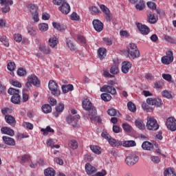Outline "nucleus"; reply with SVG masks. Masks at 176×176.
I'll return each instance as SVG.
<instances>
[{"mask_svg":"<svg viewBox=\"0 0 176 176\" xmlns=\"http://www.w3.org/2000/svg\"><path fill=\"white\" fill-rule=\"evenodd\" d=\"M77 39L80 42V43H82L83 45L86 43V38H85V36L82 35H78Z\"/></svg>","mask_w":176,"mask_h":176,"instance_id":"63","label":"nucleus"},{"mask_svg":"<svg viewBox=\"0 0 176 176\" xmlns=\"http://www.w3.org/2000/svg\"><path fill=\"white\" fill-rule=\"evenodd\" d=\"M108 115H109V116H116V114L118 113V112L116 111V109H109L107 111Z\"/></svg>","mask_w":176,"mask_h":176,"instance_id":"58","label":"nucleus"},{"mask_svg":"<svg viewBox=\"0 0 176 176\" xmlns=\"http://www.w3.org/2000/svg\"><path fill=\"white\" fill-rule=\"evenodd\" d=\"M64 111V104L58 103V105L55 107V111H54L53 115L55 118H58L63 111Z\"/></svg>","mask_w":176,"mask_h":176,"instance_id":"12","label":"nucleus"},{"mask_svg":"<svg viewBox=\"0 0 176 176\" xmlns=\"http://www.w3.org/2000/svg\"><path fill=\"white\" fill-rule=\"evenodd\" d=\"M164 39H165V41H166V42H168L169 43H175V42H176L175 38H174L168 35H166L164 36Z\"/></svg>","mask_w":176,"mask_h":176,"instance_id":"51","label":"nucleus"},{"mask_svg":"<svg viewBox=\"0 0 176 176\" xmlns=\"http://www.w3.org/2000/svg\"><path fill=\"white\" fill-rule=\"evenodd\" d=\"M67 46L70 49V50H76V47H75V45L72 41H67Z\"/></svg>","mask_w":176,"mask_h":176,"instance_id":"52","label":"nucleus"},{"mask_svg":"<svg viewBox=\"0 0 176 176\" xmlns=\"http://www.w3.org/2000/svg\"><path fill=\"white\" fill-rule=\"evenodd\" d=\"M147 6H148V8H149V9H152L153 10H156V3H155L152 1H148Z\"/></svg>","mask_w":176,"mask_h":176,"instance_id":"61","label":"nucleus"},{"mask_svg":"<svg viewBox=\"0 0 176 176\" xmlns=\"http://www.w3.org/2000/svg\"><path fill=\"white\" fill-rule=\"evenodd\" d=\"M100 91L105 92V93H109L110 94H116V89L112 86L109 85H104L101 89Z\"/></svg>","mask_w":176,"mask_h":176,"instance_id":"11","label":"nucleus"},{"mask_svg":"<svg viewBox=\"0 0 176 176\" xmlns=\"http://www.w3.org/2000/svg\"><path fill=\"white\" fill-rule=\"evenodd\" d=\"M59 10H60V12L65 14H68V13L71 12V7L69 6V4L67 3V1H65L63 3L61 6L59 7Z\"/></svg>","mask_w":176,"mask_h":176,"instance_id":"13","label":"nucleus"},{"mask_svg":"<svg viewBox=\"0 0 176 176\" xmlns=\"http://www.w3.org/2000/svg\"><path fill=\"white\" fill-rule=\"evenodd\" d=\"M20 94L12 96L11 97V102H12V104H20Z\"/></svg>","mask_w":176,"mask_h":176,"instance_id":"36","label":"nucleus"},{"mask_svg":"<svg viewBox=\"0 0 176 176\" xmlns=\"http://www.w3.org/2000/svg\"><path fill=\"white\" fill-rule=\"evenodd\" d=\"M41 131L43 133V135H47L49 133H54V129H52L50 126H47L45 129H41Z\"/></svg>","mask_w":176,"mask_h":176,"instance_id":"39","label":"nucleus"},{"mask_svg":"<svg viewBox=\"0 0 176 176\" xmlns=\"http://www.w3.org/2000/svg\"><path fill=\"white\" fill-rule=\"evenodd\" d=\"M44 174L46 176H54L56 175V171L53 168H47L44 170Z\"/></svg>","mask_w":176,"mask_h":176,"instance_id":"33","label":"nucleus"},{"mask_svg":"<svg viewBox=\"0 0 176 176\" xmlns=\"http://www.w3.org/2000/svg\"><path fill=\"white\" fill-rule=\"evenodd\" d=\"M130 68H131V63L129 61H124L122 63V72L123 74H127L129 72Z\"/></svg>","mask_w":176,"mask_h":176,"instance_id":"17","label":"nucleus"},{"mask_svg":"<svg viewBox=\"0 0 176 176\" xmlns=\"http://www.w3.org/2000/svg\"><path fill=\"white\" fill-rule=\"evenodd\" d=\"M39 50L45 54H50V49H49V47H47L46 45H40Z\"/></svg>","mask_w":176,"mask_h":176,"instance_id":"43","label":"nucleus"},{"mask_svg":"<svg viewBox=\"0 0 176 176\" xmlns=\"http://www.w3.org/2000/svg\"><path fill=\"white\" fill-rule=\"evenodd\" d=\"M63 93L67 94L68 91H72L74 90V85L69 84L67 85H62L61 87Z\"/></svg>","mask_w":176,"mask_h":176,"instance_id":"28","label":"nucleus"},{"mask_svg":"<svg viewBox=\"0 0 176 176\" xmlns=\"http://www.w3.org/2000/svg\"><path fill=\"white\" fill-rule=\"evenodd\" d=\"M138 160H139L138 156L135 155H131L126 157L125 162L127 166H134V164H135V163H137Z\"/></svg>","mask_w":176,"mask_h":176,"instance_id":"10","label":"nucleus"},{"mask_svg":"<svg viewBox=\"0 0 176 176\" xmlns=\"http://www.w3.org/2000/svg\"><path fill=\"white\" fill-rule=\"evenodd\" d=\"M89 11L91 13V14H99V13H101V11L96 6H92L89 8Z\"/></svg>","mask_w":176,"mask_h":176,"instance_id":"45","label":"nucleus"},{"mask_svg":"<svg viewBox=\"0 0 176 176\" xmlns=\"http://www.w3.org/2000/svg\"><path fill=\"white\" fill-rule=\"evenodd\" d=\"M110 72L112 75H118L119 74V67L118 66H113L110 69Z\"/></svg>","mask_w":176,"mask_h":176,"instance_id":"50","label":"nucleus"},{"mask_svg":"<svg viewBox=\"0 0 176 176\" xmlns=\"http://www.w3.org/2000/svg\"><path fill=\"white\" fill-rule=\"evenodd\" d=\"M28 10H30V13L32 14H35L38 13V7L34 4H29L28 6Z\"/></svg>","mask_w":176,"mask_h":176,"instance_id":"32","label":"nucleus"},{"mask_svg":"<svg viewBox=\"0 0 176 176\" xmlns=\"http://www.w3.org/2000/svg\"><path fill=\"white\" fill-rule=\"evenodd\" d=\"M28 80L31 82L32 85H33V86H36V87H39V85H41V82H39L38 77H36L35 74L29 76L28 77Z\"/></svg>","mask_w":176,"mask_h":176,"instance_id":"14","label":"nucleus"},{"mask_svg":"<svg viewBox=\"0 0 176 176\" xmlns=\"http://www.w3.org/2000/svg\"><path fill=\"white\" fill-rule=\"evenodd\" d=\"M164 176H176V174L173 168H168L164 170Z\"/></svg>","mask_w":176,"mask_h":176,"instance_id":"31","label":"nucleus"},{"mask_svg":"<svg viewBox=\"0 0 176 176\" xmlns=\"http://www.w3.org/2000/svg\"><path fill=\"white\" fill-rule=\"evenodd\" d=\"M166 127L170 131H176V120L173 117H170L166 120Z\"/></svg>","mask_w":176,"mask_h":176,"instance_id":"7","label":"nucleus"},{"mask_svg":"<svg viewBox=\"0 0 176 176\" xmlns=\"http://www.w3.org/2000/svg\"><path fill=\"white\" fill-rule=\"evenodd\" d=\"M82 108L87 112L84 113V117L89 119V116L92 115V116H94L96 115V112L97 109L96 107L93 106V104H91V102L89 99H85L82 101Z\"/></svg>","mask_w":176,"mask_h":176,"instance_id":"1","label":"nucleus"},{"mask_svg":"<svg viewBox=\"0 0 176 176\" xmlns=\"http://www.w3.org/2000/svg\"><path fill=\"white\" fill-rule=\"evenodd\" d=\"M3 141H4L6 145H9L10 146H14V145H16V141L10 137L3 136Z\"/></svg>","mask_w":176,"mask_h":176,"instance_id":"18","label":"nucleus"},{"mask_svg":"<svg viewBox=\"0 0 176 176\" xmlns=\"http://www.w3.org/2000/svg\"><path fill=\"white\" fill-rule=\"evenodd\" d=\"M52 25L54 28H55V30H57L58 31H64L65 30V28H67L65 25L60 23H53Z\"/></svg>","mask_w":176,"mask_h":176,"instance_id":"26","label":"nucleus"},{"mask_svg":"<svg viewBox=\"0 0 176 176\" xmlns=\"http://www.w3.org/2000/svg\"><path fill=\"white\" fill-rule=\"evenodd\" d=\"M68 146L71 149H78V142L75 140H69Z\"/></svg>","mask_w":176,"mask_h":176,"instance_id":"34","label":"nucleus"},{"mask_svg":"<svg viewBox=\"0 0 176 176\" xmlns=\"http://www.w3.org/2000/svg\"><path fill=\"white\" fill-rule=\"evenodd\" d=\"M80 119V116L76 115V116H68L66 118V120L69 124H72L73 127H75L76 123H78V120Z\"/></svg>","mask_w":176,"mask_h":176,"instance_id":"8","label":"nucleus"},{"mask_svg":"<svg viewBox=\"0 0 176 176\" xmlns=\"http://www.w3.org/2000/svg\"><path fill=\"white\" fill-rule=\"evenodd\" d=\"M23 126L25 129H28V130H32L34 129V124L30 122H23Z\"/></svg>","mask_w":176,"mask_h":176,"instance_id":"55","label":"nucleus"},{"mask_svg":"<svg viewBox=\"0 0 176 176\" xmlns=\"http://www.w3.org/2000/svg\"><path fill=\"white\" fill-rule=\"evenodd\" d=\"M17 74L19 76H25V75H27V72L23 68H19L17 70Z\"/></svg>","mask_w":176,"mask_h":176,"instance_id":"56","label":"nucleus"},{"mask_svg":"<svg viewBox=\"0 0 176 176\" xmlns=\"http://www.w3.org/2000/svg\"><path fill=\"white\" fill-rule=\"evenodd\" d=\"M135 124L140 130H145V124L142 120L140 119L136 120L135 121Z\"/></svg>","mask_w":176,"mask_h":176,"instance_id":"29","label":"nucleus"},{"mask_svg":"<svg viewBox=\"0 0 176 176\" xmlns=\"http://www.w3.org/2000/svg\"><path fill=\"white\" fill-rule=\"evenodd\" d=\"M41 109L44 113H50V112H52V106H50V104H45L42 106Z\"/></svg>","mask_w":176,"mask_h":176,"instance_id":"35","label":"nucleus"},{"mask_svg":"<svg viewBox=\"0 0 176 176\" xmlns=\"http://www.w3.org/2000/svg\"><path fill=\"white\" fill-rule=\"evenodd\" d=\"M162 78L163 79H164L165 80H167L168 82H171L172 77L170 74H163Z\"/></svg>","mask_w":176,"mask_h":176,"instance_id":"64","label":"nucleus"},{"mask_svg":"<svg viewBox=\"0 0 176 176\" xmlns=\"http://www.w3.org/2000/svg\"><path fill=\"white\" fill-rule=\"evenodd\" d=\"M28 32L30 35H32V36H35V35H36V28L29 27L28 28Z\"/></svg>","mask_w":176,"mask_h":176,"instance_id":"46","label":"nucleus"},{"mask_svg":"<svg viewBox=\"0 0 176 176\" xmlns=\"http://www.w3.org/2000/svg\"><path fill=\"white\" fill-rule=\"evenodd\" d=\"M154 105L155 107H162L163 105V101L160 98H155Z\"/></svg>","mask_w":176,"mask_h":176,"instance_id":"59","label":"nucleus"},{"mask_svg":"<svg viewBox=\"0 0 176 176\" xmlns=\"http://www.w3.org/2000/svg\"><path fill=\"white\" fill-rule=\"evenodd\" d=\"M7 68L8 71H11L12 72V71H14L16 68V64L14 63V62H10L7 65Z\"/></svg>","mask_w":176,"mask_h":176,"instance_id":"49","label":"nucleus"},{"mask_svg":"<svg viewBox=\"0 0 176 176\" xmlns=\"http://www.w3.org/2000/svg\"><path fill=\"white\" fill-rule=\"evenodd\" d=\"M5 120L6 123L11 126V127H14V126H16V118H14V117L12 116L6 115Z\"/></svg>","mask_w":176,"mask_h":176,"instance_id":"15","label":"nucleus"},{"mask_svg":"<svg viewBox=\"0 0 176 176\" xmlns=\"http://www.w3.org/2000/svg\"><path fill=\"white\" fill-rule=\"evenodd\" d=\"M100 97L103 101H105V102H108V101L112 100V96H111L109 94H102Z\"/></svg>","mask_w":176,"mask_h":176,"instance_id":"40","label":"nucleus"},{"mask_svg":"<svg viewBox=\"0 0 176 176\" xmlns=\"http://www.w3.org/2000/svg\"><path fill=\"white\" fill-rule=\"evenodd\" d=\"M142 108L144 109V111H146V112H150L152 111V107L144 102L142 104Z\"/></svg>","mask_w":176,"mask_h":176,"instance_id":"53","label":"nucleus"},{"mask_svg":"<svg viewBox=\"0 0 176 176\" xmlns=\"http://www.w3.org/2000/svg\"><path fill=\"white\" fill-rule=\"evenodd\" d=\"M90 149L94 152V153H96V155H101L102 150L101 149V147L95 145H91Z\"/></svg>","mask_w":176,"mask_h":176,"instance_id":"27","label":"nucleus"},{"mask_svg":"<svg viewBox=\"0 0 176 176\" xmlns=\"http://www.w3.org/2000/svg\"><path fill=\"white\" fill-rule=\"evenodd\" d=\"M85 171L87 174L91 175L94 174V173H96L97 171V169H96V167L91 166L90 164H85Z\"/></svg>","mask_w":176,"mask_h":176,"instance_id":"20","label":"nucleus"},{"mask_svg":"<svg viewBox=\"0 0 176 176\" xmlns=\"http://www.w3.org/2000/svg\"><path fill=\"white\" fill-rule=\"evenodd\" d=\"M122 129L126 131V133H130L133 128L129 124L124 123L122 124Z\"/></svg>","mask_w":176,"mask_h":176,"instance_id":"48","label":"nucleus"},{"mask_svg":"<svg viewBox=\"0 0 176 176\" xmlns=\"http://www.w3.org/2000/svg\"><path fill=\"white\" fill-rule=\"evenodd\" d=\"M137 28L142 35H148L150 32L149 28L141 23H136Z\"/></svg>","mask_w":176,"mask_h":176,"instance_id":"9","label":"nucleus"},{"mask_svg":"<svg viewBox=\"0 0 176 176\" xmlns=\"http://www.w3.org/2000/svg\"><path fill=\"white\" fill-rule=\"evenodd\" d=\"M127 53L128 57L132 60H135V58H138V57L140 56V50H138L137 45L133 43H131L128 45Z\"/></svg>","mask_w":176,"mask_h":176,"instance_id":"2","label":"nucleus"},{"mask_svg":"<svg viewBox=\"0 0 176 176\" xmlns=\"http://www.w3.org/2000/svg\"><path fill=\"white\" fill-rule=\"evenodd\" d=\"M71 19L72 20H74L75 21H79L80 17L79 16V15H78V14H76V12H73L71 14Z\"/></svg>","mask_w":176,"mask_h":176,"instance_id":"60","label":"nucleus"},{"mask_svg":"<svg viewBox=\"0 0 176 176\" xmlns=\"http://www.w3.org/2000/svg\"><path fill=\"white\" fill-rule=\"evenodd\" d=\"M107 141L109 144L111 145V146H122V142L113 139L111 136Z\"/></svg>","mask_w":176,"mask_h":176,"instance_id":"19","label":"nucleus"},{"mask_svg":"<svg viewBox=\"0 0 176 176\" xmlns=\"http://www.w3.org/2000/svg\"><path fill=\"white\" fill-rule=\"evenodd\" d=\"M98 55L100 60L105 58L107 56V50H105V48H99L98 50Z\"/></svg>","mask_w":176,"mask_h":176,"instance_id":"25","label":"nucleus"},{"mask_svg":"<svg viewBox=\"0 0 176 176\" xmlns=\"http://www.w3.org/2000/svg\"><path fill=\"white\" fill-rule=\"evenodd\" d=\"M94 30L98 32H101V31L104 28V23H93Z\"/></svg>","mask_w":176,"mask_h":176,"instance_id":"30","label":"nucleus"},{"mask_svg":"<svg viewBox=\"0 0 176 176\" xmlns=\"http://www.w3.org/2000/svg\"><path fill=\"white\" fill-rule=\"evenodd\" d=\"M10 83H11L12 86H14V87H21V83H20L19 81L10 80Z\"/></svg>","mask_w":176,"mask_h":176,"instance_id":"57","label":"nucleus"},{"mask_svg":"<svg viewBox=\"0 0 176 176\" xmlns=\"http://www.w3.org/2000/svg\"><path fill=\"white\" fill-rule=\"evenodd\" d=\"M38 29L40 31H43L45 32V31H47V30H49V25L46 23H41L38 24Z\"/></svg>","mask_w":176,"mask_h":176,"instance_id":"42","label":"nucleus"},{"mask_svg":"<svg viewBox=\"0 0 176 176\" xmlns=\"http://www.w3.org/2000/svg\"><path fill=\"white\" fill-rule=\"evenodd\" d=\"M146 127L148 130H151L153 131L159 130V124H157V120H156L153 117H147Z\"/></svg>","mask_w":176,"mask_h":176,"instance_id":"3","label":"nucleus"},{"mask_svg":"<svg viewBox=\"0 0 176 176\" xmlns=\"http://www.w3.org/2000/svg\"><path fill=\"white\" fill-rule=\"evenodd\" d=\"M1 132L2 134H6L7 135H10V137H13L14 135V131L8 126H3L1 129Z\"/></svg>","mask_w":176,"mask_h":176,"instance_id":"16","label":"nucleus"},{"mask_svg":"<svg viewBox=\"0 0 176 176\" xmlns=\"http://www.w3.org/2000/svg\"><path fill=\"white\" fill-rule=\"evenodd\" d=\"M89 118L91 120H94L95 122H98V123H101V118L98 116H97V110L94 116L89 115Z\"/></svg>","mask_w":176,"mask_h":176,"instance_id":"44","label":"nucleus"},{"mask_svg":"<svg viewBox=\"0 0 176 176\" xmlns=\"http://www.w3.org/2000/svg\"><path fill=\"white\" fill-rule=\"evenodd\" d=\"M147 17L148 23H157V17L155 16V14L151 12H147Z\"/></svg>","mask_w":176,"mask_h":176,"instance_id":"21","label":"nucleus"},{"mask_svg":"<svg viewBox=\"0 0 176 176\" xmlns=\"http://www.w3.org/2000/svg\"><path fill=\"white\" fill-rule=\"evenodd\" d=\"M166 56H163L161 58V61L162 64H164L165 65H168L174 61V55L173 51L171 50L166 51Z\"/></svg>","mask_w":176,"mask_h":176,"instance_id":"6","label":"nucleus"},{"mask_svg":"<svg viewBox=\"0 0 176 176\" xmlns=\"http://www.w3.org/2000/svg\"><path fill=\"white\" fill-rule=\"evenodd\" d=\"M122 146H125L126 148H131L133 146H135V145H137V143H135V141L134 140H127L122 142Z\"/></svg>","mask_w":176,"mask_h":176,"instance_id":"23","label":"nucleus"},{"mask_svg":"<svg viewBox=\"0 0 176 176\" xmlns=\"http://www.w3.org/2000/svg\"><path fill=\"white\" fill-rule=\"evenodd\" d=\"M0 42H2L3 45H4L6 47H9V39H8L6 36H1Z\"/></svg>","mask_w":176,"mask_h":176,"instance_id":"37","label":"nucleus"},{"mask_svg":"<svg viewBox=\"0 0 176 176\" xmlns=\"http://www.w3.org/2000/svg\"><path fill=\"white\" fill-rule=\"evenodd\" d=\"M127 107H128V109L131 112H133L134 113V112H135V111H137V107L132 102H129L127 103Z\"/></svg>","mask_w":176,"mask_h":176,"instance_id":"41","label":"nucleus"},{"mask_svg":"<svg viewBox=\"0 0 176 176\" xmlns=\"http://www.w3.org/2000/svg\"><path fill=\"white\" fill-rule=\"evenodd\" d=\"M58 44V38L54 36L49 39V45L50 47H56Z\"/></svg>","mask_w":176,"mask_h":176,"instance_id":"22","label":"nucleus"},{"mask_svg":"<svg viewBox=\"0 0 176 176\" xmlns=\"http://www.w3.org/2000/svg\"><path fill=\"white\" fill-rule=\"evenodd\" d=\"M14 39L16 42L20 43V42L23 41V36L20 34H15L14 35Z\"/></svg>","mask_w":176,"mask_h":176,"instance_id":"54","label":"nucleus"},{"mask_svg":"<svg viewBox=\"0 0 176 176\" xmlns=\"http://www.w3.org/2000/svg\"><path fill=\"white\" fill-rule=\"evenodd\" d=\"M100 8L101 9L102 12H103L104 14V17L106 19V21L109 23H115L116 21L115 19H113V16H112V14H111V12L109 11V9L107 8L105 5H100Z\"/></svg>","mask_w":176,"mask_h":176,"instance_id":"5","label":"nucleus"},{"mask_svg":"<svg viewBox=\"0 0 176 176\" xmlns=\"http://www.w3.org/2000/svg\"><path fill=\"white\" fill-rule=\"evenodd\" d=\"M142 148L145 151H152L153 149V144L149 142H144L142 144Z\"/></svg>","mask_w":176,"mask_h":176,"instance_id":"24","label":"nucleus"},{"mask_svg":"<svg viewBox=\"0 0 176 176\" xmlns=\"http://www.w3.org/2000/svg\"><path fill=\"white\" fill-rule=\"evenodd\" d=\"M163 97H165V98H172L173 96L171 95V92H169L168 91H164L162 92Z\"/></svg>","mask_w":176,"mask_h":176,"instance_id":"62","label":"nucleus"},{"mask_svg":"<svg viewBox=\"0 0 176 176\" xmlns=\"http://www.w3.org/2000/svg\"><path fill=\"white\" fill-rule=\"evenodd\" d=\"M144 6H145V3H144L143 0H140L139 3L135 5V8L138 10H143Z\"/></svg>","mask_w":176,"mask_h":176,"instance_id":"47","label":"nucleus"},{"mask_svg":"<svg viewBox=\"0 0 176 176\" xmlns=\"http://www.w3.org/2000/svg\"><path fill=\"white\" fill-rule=\"evenodd\" d=\"M48 87L53 96L58 97L61 94V91L58 89V85L53 80H50L48 84Z\"/></svg>","mask_w":176,"mask_h":176,"instance_id":"4","label":"nucleus"},{"mask_svg":"<svg viewBox=\"0 0 176 176\" xmlns=\"http://www.w3.org/2000/svg\"><path fill=\"white\" fill-rule=\"evenodd\" d=\"M8 93L10 96H17L20 94V90L16 89L14 88H9V89L8 90Z\"/></svg>","mask_w":176,"mask_h":176,"instance_id":"38","label":"nucleus"}]
</instances>
